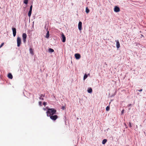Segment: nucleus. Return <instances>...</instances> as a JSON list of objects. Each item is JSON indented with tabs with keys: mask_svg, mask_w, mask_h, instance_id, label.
Wrapping results in <instances>:
<instances>
[{
	"mask_svg": "<svg viewBox=\"0 0 146 146\" xmlns=\"http://www.w3.org/2000/svg\"><path fill=\"white\" fill-rule=\"evenodd\" d=\"M56 112V110L53 108H48L46 112V115L47 117L54 115Z\"/></svg>",
	"mask_w": 146,
	"mask_h": 146,
	"instance_id": "nucleus-1",
	"label": "nucleus"
},
{
	"mask_svg": "<svg viewBox=\"0 0 146 146\" xmlns=\"http://www.w3.org/2000/svg\"><path fill=\"white\" fill-rule=\"evenodd\" d=\"M53 121H55L58 118V116L56 115H53L49 117Z\"/></svg>",
	"mask_w": 146,
	"mask_h": 146,
	"instance_id": "nucleus-2",
	"label": "nucleus"
},
{
	"mask_svg": "<svg viewBox=\"0 0 146 146\" xmlns=\"http://www.w3.org/2000/svg\"><path fill=\"white\" fill-rule=\"evenodd\" d=\"M17 46L18 47L20 46L21 43V38L19 36L17 38Z\"/></svg>",
	"mask_w": 146,
	"mask_h": 146,
	"instance_id": "nucleus-3",
	"label": "nucleus"
},
{
	"mask_svg": "<svg viewBox=\"0 0 146 146\" xmlns=\"http://www.w3.org/2000/svg\"><path fill=\"white\" fill-rule=\"evenodd\" d=\"M27 37V35L25 33H23L22 35V37L23 42L24 43H25L26 42V39Z\"/></svg>",
	"mask_w": 146,
	"mask_h": 146,
	"instance_id": "nucleus-4",
	"label": "nucleus"
},
{
	"mask_svg": "<svg viewBox=\"0 0 146 146\" xmlns=\"http://www.w3.org/2000/svg\"><path fill=\"white\" fill-rule=\"evenodd\" d=\"M120 9L118 7L115 6L114 9V11L115 12H118L120 11Z\"/></svg>",
	"mask_w": 146,
	"mask_h": 146,
	"instance_id": "nucleus-5",
	"label": "nucleus"
},
{
	"mask_svg": "<svg viewBox=\"0 0 146 146\" xmlns=\"http://www.w3.org/2000/svg\"><path fill=\"white\" fill-rule=\"evenodd\" d=\"M74 56L78 60L81 57L79 53L75 54L74 55Z\"/></svg>",
	"mask_w": 146,
	"mask_h": 146,
	"instance_id": "nucleus-6",
	"label": "nucleus"
},
{
	"mask_svg": "<svg viewBox=\"0 0 146 146\" xmlns=\"http://www.w3.org/2000/svg\"><path fill=\"white\" fill-rule=\"evenodd\" d=\"M12 30L13 32V36L15 37L16 35V29L15 28H13L12 29Z\"/></svg>",
	"mask_w": 146,
	"mask_h": 146,
	"instance_id": "nucleus-7",
	"label": "nucleus"
},
{
	"mask_svg": "<svg viewBox=\"0 0 146 146\" xmlns=\"http://www.w3.org/2000/svg\"><path fill=\"white\" fill-rule=\"evenodd\" d=\"M82 23L81 21H79L78 24V28L79 30H82Z\"/></svg>",
	"mask_w": 146,
	"mask_h": 146,
	"instance_id": "nucleus-8",
	"label": "nucleus"
},
{
	"mask_svg": "<svg viewBox=\"0 0 146 146\" xmlns=\"http://www.w3.org/2000/svg\"><path fill=\"white\" fill-rule=\"evenodd\" d=\"M61 39L63 42H64L66 41V37L64 35L63 33H62L61 36Z\"/></svg>",
	"mask_w": 146,
	"mask_h": 146,
	"instance_id": "nucleus-9",
	"label": "nucleus"
},
{
	"mask_svg": "<svg viewBox=\"0 0 146 146\" xmlns=\"http://www.w3.org/2000/svg\"><path fill=\"white\" fill-rule=\"evenodd\" d=\"M116 42V46L117 48H118L120 47V45L118 40H115Z\"/></svg>",
	"mask_w": 146,
	"mask_h": 146,
	"instance_id": "nucleus-10",
	"label": "nucleus"
},
{
	"mask_svg": "<svg viewBox=\"0 0 146 146\" xmlns=\"http://www.w3.org/2000/svg\"><path fill=\"white\" fill-rule=\"evenodd\" d=\"M8 77L9 78H10L11 79H12L13 78V76L12 74L11 73H9L8 75Z\"/></svg>",
	"mask_w": 146,
	"mask_h": 146,
	"instance_id": "nucleus-11",
	"label": "nucleus"
},
{
	"mask_svg": "<svg viewBox=\"0 0 146 146\" xmlns=\"http://www.w3.org/2000/svg\"><path fill=\"white\" fill-rule=\"evenodd\" d=\"M45 95H43L42 94H41L40 95V97L39 98V99L40 100H44L43 97Z\"/></svg>",
	"mask_w": 146,
	"mask_h": 146,
	"instance_id": "nucleus-12",
	"label": "nucleus"
},
{
	"mask_svg": "<svg viewBox=\"0 0 146 146\" xmlns=\"http://www.w3.org/2000/svg\"><path fill=\"white\" fill-rule=\"evenodd\" d=\"M92 89L91 88H88V89L87 90L88 92L89 93H91L92 92Z\"/></svg>",
	"mask_w": 146,
	"mask_h": 146,
	"instance_id": "nucleus-13",
	"label": "nucleus"
},
{
	"mask_svg": "<svg viewBox=\"0 0 146 146\" xmlns=\"http://www.w3.org/2000/svg\"><path fill=\"white\" fill-rule=\"evenodd\" d=\"M30 53L32 55L34 54V52L33 49L32 48H30L29 49Z\"/></svg>",
	"mask_w": 146,
	"mask_h": 146,
	"instance_id": "nucleus-14",
	"label": "nucleus"
},
{
	"mask_svg": "<svg viewBox=\"0 0 146 146\" xmlns=\"http://www.w3.org/2000/svg\"><path fill=\"white\" fill-rule=\"evenodd\" d=\"M107 141V140L106 139H103L102 141V144L103 145L105 144L106 142Z\"/></svg>",
	"mask_w": 146,
	"mask_h": 146,
	"instance_id": "nucleus-15",
	"label": "nucleus"
},
{
	"mask_svg": "<svg viewBox=\"0 0 146 146\" xmlns=\"http://www.w3.org/2000/svg\"><path fill=\"white\" fill-rule=\"evenodd\" d=\"M49 32L48 31V32H47V33H46V37L47 38H49Z\"/></svg>",
	"mask_w": 146,
	"mask_h": 146,
	"instance_id": "nucleus-16",
	"label": "nucleus"
},
{
	"mask_svg": "<svg viewBox=\"0 0 146 146\" xmlns=\"http://www.w3.org/2000/svg\"><path fill=\"white\" fill-rule=\"evenodd\" d=\"M90 12L89 9L87 7L86 8V12L87 13H88Z\"/></svg>",
	"mask_w": 146,
	"mask_h": 146,
	"instance_id": "nucleus-17",
	"label": "nucleus"
},
{
	"mask_svg": "<svg viewBox=\"0 0 146 146\" xmlns=\"http://www.w3.org/2000/svg\"><path fill=\"white\" fill-rule=\"evenodd\" d=\"M32 10H29V13H28V16L29 17H30L31 15V13H32Z\"/></svg>",
	"mask_w": 146,
	"mask_h": 146,
	"instance_id": "nucleus-18",
	"label": "nucleus"
},
{
	"mask_svg": "<svg viewBox=\"0 0 146 146\" xmlns=\"http://www.w3.org/2000/svg\"><path fill=\"white\" fill-rule=\"evenodd\" d=\"M48 51L50 52H54V50L52 48H50L48 49Z\"/></svg>",
	"mask_w": 146,
	"mask_h": 146,
	"instance_id": "nucleus-19",
	"label": "nucleus"
},
{
	"mask_svg": "<svg viewBox=\"0 0 146 146\" xmlns=\"http://www.w3.org/2000/svg\"><path fill=\"white\" fill-rule=\"evenodd\" d=\"M88 77V75L86 74H85L84 76V78L83 79L84 80H85Z\"/></svg>",
	"mask_w": 146,
	"mask_h": 146,
	"instance_id": "nucleus-20",
	"label": "nucleus"
},
{
	"mask_svg": "<svg viewBox=\"0 0 146 146\" xmlns=\"http://www.w3.org/2000/svg\"><path fill=\"white\" fill-rule=\"evenodd\" d=\"M28 0H24V3L27 4L28 3Z\"/></svg>",
	"mask_w": 146,
	"mask_h": 146,
	"instance_id": "nucleus-21",
	"label": "nucleus"
},
{
	"mask_svg": "<svg viewBox=\"0 0 146 146\" xmlns=\"http://www.w3.org/2000/svg\"><path fill=\"white\" fill-rule=\"evenodd\" d=\"M110 106H107L106 107V110L108 111H109L110 110Z\"/></svg>",
	"mask_w": 146,
	"mask_h": 146,
	"instance_id": "nucleus-22",
	"label": "nucleus"
},
{
	"mask_svg": "<svg viewBox=\"0 0 146 146\" xmlns=\"http://www.w3.org/2000/svg\"><path fill=\"white\" fill-rule=\"evenodd\" d=\"M129 127H132V126H131V122H129Z\"/></svg>",
	"mask_w": 146,
	"mask_h": 146,
	"instance_id": "nucleus-23",
	"label": "nucleus"
},
{
	"mask_svg": "<svg viewBox=\"0 0 146 146\" xmlns=\"http://www.w3.org/2000/svg\"><path fill=\"white\" fill-rule=\"evenodd\" d=\"M4 44V43L3 42L1 43V45L0 46V48H1L3 46Z\"/></svg>",
	"mask_w": 146,
	"mask_h": 146,
	"instance_id": "nucleus-24",
	"label": "nucleus"
},
{
	"mask_svg": "<svg viewBox=\"0 0 146 146\" xmlns=\"http://www.w3.org/2000/svg\"><path fill=\"white\" fill-rule=\"evenodd\" d=\"M124 111V110L123 109L122 110V111H121V115H122Z\"/></svg>",
	"mask_w": 146,
	"mask_h": 146,
	"instance_id": "nucleus-25",
	"label": "nucleus"
},
{
	"mask_svg": "<svg viewBox=\"0 0 146 146\" xmlns=\"http://www.w3.org/2000/svg\"><path fill=\"white\" fill-rule=\"evenodd\" d=\"M33 6L32 5H31L30 7V10H32Z\"/></svg>",
	"mask_w": 146,
	"mask_h": 146,
	"instance_id": "nucleus-26",
	"label": "nucleus"
},
{
	"mask_svg": "<svg viewBox=\"0 0 146 146\" xmlns=\"http://www.w3.org/2000/svg\"><path fill=\"white\" fill-rule=\"evenodd\" d=\"M42 102H39V105L40 106H42Z\"/></svg>",
	"mask_w": 146,
	"mask_h": 146,
	"instance_id": "nucleus-27",
	"label": "nucleus"
},
{
	"mask_svg": "<svg viewBox=\"0 0 146 146\" xmlns=\"http://www.w3.org/2000/svg\"><path fill=\"white\" fill-rule=\"evenodd\" d=\"M46 102H44L43 103V105H44V106H45V105H46Z\"/></svg>",
	"mask_w": 146,
	"mask_h": 146,
	"instance_id": "nucleus-28",
	"label": "nucleus"
},
{
	"mask_svg": "<svg viewBox=\"0 0 146 146\" xmlns=\"http://www.w3.org/2000/svg\"><path fill=\"white\" fill-rule=\"evenodd\" d=\"M137 90L139 92H141V91H142L143 89H141L140 90Z\"/></svg>",
	"mask_w": 146,
	"mask_h": 146,
	"instance_id": "nucleus-29",
	"label": "nucleus"
},
{
	"mask_svg": "<svg viewBox=\"0 0 146 146\" xmlns=\"http://www.w3.org/2000/svg\"><path fill=\"white\" fill-rule=\"evenodd\" d=\"M131 104H129L127 106H128V107H129V106H131Z\"/></svg>",
	"mask_w": 146,
	"mask_h": 146,
	"instance_id": "nucleus-30",
	"label": "nucleus"
},
{
	"mask_svg": "<svg viewBox=\"0 0 146 146\" xmlns=\"http://www.w3.org/2000/svg\"><path fill=\"white\" fill-rule=\"evenodd\" d=\"M44 110H45V108L43 109Z\"/></svg>",
	"mask_w": 146,
	"mask_h": 146,
	"instance_id": "nucleus-31",
	"label": "nucleus"
},
{
	"mask_svg": "<svg viewBox=\"0 0 146 146\" xmlns=\"http://www.w3.org/2000/svg\"><path fill=\"white\" fill-rule=\"evenodd\" d=\"M136 127H137V125H136Z\"/></svg>",
	"mask_w": 146,
	"mask_h": 146,
	"instance_id": "nucleus-32",
	"label": "nucleus"
},
{
	"mask_svg": "<svg viewBox=\"0 0 146 146\" xmlns=\"http://www.w3.org/2000/svg\"><path fill=\"white\" fill-rule=\"evenodd\" d=\"M129 146V145H128V146Z\"/></svg>",
	"mask_w": 146,
	"mask_h": 146,
	"instance_id": "nucleus-33",
	"label": "nucleus"
}]
</instances>
